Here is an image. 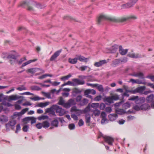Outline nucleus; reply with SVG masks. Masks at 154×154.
<instances>
[{
    "label": "nucleus",
    "instance_id": "nucleus-1",
    "mask_svg": "<svg viewBox=\"0 0 154 154\" xmlns=\"http://www.w3.org/2000/svg\"><path fill=\"white\" fill-rule=\"evenodd\" d=\"M104 20H108L111 22H117L119 20L114 17H110L108 16L102 15L100 16L97 20V24H100Z\"/></svg>",
    "mask_w": 154,
    "mask_h": 154
},
{
    "label": "nucleus",
    "instance_id": "nucleus-2",
    "mask_svg": "<svg viewBox=\"0 0 154 154\" xmlns=\"http://www.w3.org/2000/svg\"><path fill=\"white\" fill-rule=\"evenodd\" d=\"M128 100L134 101L136 105H140L144 102L145 98L143 97L139 98L138 96L133 95L130 97Z\"/></svg>",
    "mask_w": 154,
    "mask_h": 154
},
{
    "label": "nucleus",
    "instance_id": "nucleus-3",
    "mask_svg": "<svg viewBox=\"0 0 154 154\" xmlns=\"http://www.w3.org/2000/svg\"><path fill=\"white\" fill-rule=\"evenodd\" d=\"M82 96L79 95L77 96L75 99L76 102L79 103L78 105L80 106H82L87 105L88 103L89 100L87 99L84 98L82 99Z\"/></svg>",
    "mask_w": 154,
    "mask_h": 154
},
{
    "label": "nucleus",
    "instance_id": "nucleus-4",
    "mask_svg": "<svg viewBox=\"0 0 154 154\" xmlns=\"http://www.w3.org/2000/svg\"><path fill=\"white\" fill-rule=\"evenodd\" d=\"M20 57L19 54L17 55L12 54L11 56H10L8 58H10L9 62L11 65L13 66L15 64L17 63V58Z\"/></svg>",
    "mask_w": 154,
    "mask_h": 154
},
{
    "label": "nucleus",
    "instance_id": "nucleus-5",
    "mask_svg": "<svg viewBox=\"0 0 154 154\" xmlns=\"http://www.w3.org/2000/svg\"><path fill=\"white\" fill-rule=\"evenodd\" d=\"M101 137L104 138L105 142L107 143L109 145L111 146L112 145V143L114 141L113 138L109 136H104L101 133H100L98 138H100Z\"/></svg>",
    "mask_w": 154,
    "mask_h": 154
},
{
    "label": "nucleus",
    "instance_id": "nucleus-6",
    "mask_svg": "<svg viewBox=\"0 0 154 154\" xmlns=\"http://www.w3.org/2000/svg\"><path fill=\"white\" fill-rule=\"evenodd\" d=\"M138 0H130L129 2L122 5L123 8H129L132 7L137 3Z\"/></svg>",
    "mask_w": 154,
    "mask_h": 154
},
{
    "label": "nucleus",
    "instance_id": "nucleus-7",
    "mask_svg": "<svg viewBox=\"0 0 154 154\" xmlns=\"http://www.w3.org/2000/svg\"><path fill=\"white\" fill-rule=\"evenodd\" d=\"M56 106V112L59 113V115L60 116H62L64 115L66 113V111L64 109L60 107L57 104H54V106Z\"/></svg>",
    "mask_w": 154,
    "mask_h": 154
},
{
    "label": "nucleus",
    "instance_id": "nucleus-8",
    "mask_svg": "<svg viewBox=\"0 0 154 154\" xmlns=\"http://www.w3.org/2000/svg\"><path fill=\"white\" fill-rule=\"evenodd\" d=\"M72 86H75L79 85H82L85 84L84 80L81 81L78 79H73L72 80Z\"/></svg>",
    "mask_w": 154,
    "mask_h": 154
},
{
    "label": "nucleus",
    "instance_id": "nucleus-9",
    "mask_svg": "<svg viewBox=\"0 0 154 154\" xmlns=\"http://www.w3.org/2000/svg\"><path fill=\"white\" fill-rule=\"evenodd\" d=\"M127 56L133 58H141L142 57H145L146 56L145 54L141 55L139 54H135L134 53H129L127 54Z\"/></svg>",
    "mask_w": 154,
    "mask_h": 154
},
{
    "label": "nucleus",
    "instance_id": "nucleus-10",
    "mask_svg": "<svg viewBox=\"0 0 154 154\" xmlns=\"http://www.w3.org/2000/svg\"><path fill=\"white\" fill-rule=\"evenodd\" d=\"M56 106H54L53 105H52L50 108L46 109H45V112L47 113H50V114H52L54 116H56L55 114L54 110H56Z\"/></svg>",
    "mask_w": 154,
    "mask_h": 154
},
{
    "label": "nucleus",
    "instance_id": "nucleus-11",
    "mask_svg": "<svg viewBox=\"0 0 154 154\" xmlns=\"http://www.w3.org/2000/svg\"><path fill=\"white\" fill-rule=\"evenodd\" d=\"M62 49H60L56 51L54 54L51 57L50 59V61L54 60L58 56H59L62 52Z\"/></svg>",
    "mask_w": 154,
    "mask_h": 154
},
{
    "label": "nucleus",
    "instance_id": "nucleus-12",
    "mask_svg": "<svg viewBox=\"0 0 154 154\" xmlns=\"http://www.w3.org/2000/svg\"><path fill=\"white\" fill-rule=\"evenodd\" d=\"M31 121V123L32 124L36 122V119L34 117H27L23 118L22 120V122L29 121Z\"/></svg>",
    "mask_w": 154,
    "mask_h": 154
},
{
    "label": "nucleus",
    "instance_id": "nucleus-13",
    "mask_svg": "<svg viewBox=\"0 0 154 154\" xmlns=\"http://www.w3.org/2000/svg\"><path fill=\"white\" fill-rule=\"evenodd\" d=\"M129 75L134 77H138L141 79H144L145 78L144 74L142 72H134L133 73L130 74Z\"/></svg>",
    "mask_w": 154,
    "mask_h": 154
},
{
    "label": "nucleus",
    "instance_id": "nucleus-14",
    "mask_svg": "<svg viewBox=\"0 0 154 154\" xmlns=\"http://www.w3.org/2000/svg\"><path fill=\"white\" fill-rule=\"evenodd\" d=\"M107 63L106 60H100L98 62H97L94 63V66L96 67L101 66Z\"/></svg>",
    "mask_w": 154,
    "mask_h": 154
},
{
    "label": "nucleus",
    "instance_id": "nucleus-15",
    "mask_svg": "<svg viewBox=\"0 0 154 154\" xmlns=\"http://www.w3.org/2000/svg\"><path fill=\"white\" fill-rule=\"evenodd\" d=\"M31 4L38 8L42 9L45 7L44 5H42L39 3H37L36 2L34 1L32 2Z\"/></svg>",
    "mask_w": 154,
    "mask_h": 154
},
{
    "label": "nucleus",
    "instance_id": "nucleus-16",
    "mask_svg": "<svg viewBox=\"0 0 154 154\" xmlns=\"http://www.w3.org/2000/svg\"><path fill=\"white\" fill-rule=\"evenodd\" d=\"M22 97H23L22 96H19L17 95H13L9 96V100H16Z\"/></svg>",
    "mask_w": 154,
    "mask_h": 154
},
{
    "label": "nucleus",
    "instance_id": "nucleus-17",
    "mask_svg": "<svg viewBox=\"0 0 154 154\" xmlns=\"http://www.w3.org/2000/svg\"><path fill=\"white\" fill-rule=\"evenodd\" d=\"M128 49H124L123 48L122 46H119V51L121 54L122 55H125L128 52Z\"/></svg>",
    "mask_w": 154,
    "mask_h": 154
},
{
    "label": "nucleus",
    "instance_id": "nucleus-18",
    "mask_svg": "<svg viewBox=\"0 0 154 154\" xmlns=\"http://www.w3.org/2000/svg\"><path fill=\"white\" fill-rule=\"evenodd\" d=\"M77 60H79L81 62H86L88 61V58L85 57L83 56L80 55H76Z\"/></svg>",
    "mask_w": 154,
    "mask_h": 154
},
{
    "label": "nucleus",
    "instance_id": "nucleus-19",
    "mask_svg": "<svg viewBox=\"0 0 154 154\" xmlns=\"http://www.w3.org/2000/svg\"><path fill=\"white\" fill-rule=\"evenodd\" d=\"M118 115L116 114H111L108 116V118L110 121H113L118 118Z\"/></svg>",
    "mask_w": 154,
    "mask_h": 154
},
{
    "label": "nucleus",
    "instance_id": "nucleus-20",
    "mask_svg": "<svg viewBox=\"0 0 154 154\" xmlns=\"http://www.w3.org/2000/svg\"><path fill=\"white\" fill-rule=\"evenodd\" d=\"M38 69H40V68H32L28 69L26 70V72L27 73L33 74L37 71Z\"/></svg>",
    "mask_w": 154,
    "mask_h": 154
},
{
    "label": "nucleus",
    "instance_id": "nucleus-21",
    "mask_svg": "<svg viewBox=\"0 0 154 154\" xmlns=\"http://www.w3.org/2000/svg\"><path fill=\"white\" fill-rule=\"evenodd\" d=\"M11 55L12 54H9L8 52H3L1 56L2 58L5 60L10 59L8 57L10 56H11Z\"/></svg>",
    "mask_w": 154,
    "mask_h": 154
},
{
    "label": "nucleus",
    "instance_id": "nucleus-22",
    "mask_svg": "<svg viewBox=\"0 0 154 154\" xmlns=\"http://www.w3.org/2000/svg\"><path fill=\"white\" fill-rule=\"evenodd\" d=\"M137 18V17L134 16H131L129 17L122 18L121 19V22H124L131 19H134Z\"/></svg>",
    "mask_w": 154,
    "mask_h": 154
},
{
    "label": "nucleus",
    "instance_id": "nucleus-23",
    "mask_svg": "<svg viewBox=\"0 0 154 154\" xmlns=\"http://www.w3.org/2000/svg\"><path fill=\"white\" fill-rule=\"evenodd\" d=\"M154 97V95L153 94H151L150 95L148 96L146 99V102L147 103L152 102L153 100Z\"/></svg>",
    "mask_w": 154,
    "mask_h": 154
},
{
    "label": "nucleus",
    "instance_id": "nucleus-24",
    "mask_svg": "<svg viewBox=\"0 0 154 154\" xmlns=\"http://www.w3.org/2000/svg\"><path fill=\"white\" fill-rule=\"evenodd\" d=\"M141 110H146L149 109L150 108V105L147 103H144L141 105Z\"/></svg>",
    "mask_w": 154,
    "mask_h": 154
},
{
    "label": "nucleus",
    "instance_id": "nucleus-25",
    "mask_svg": "<svg viewBox=\"0 0 154 154\" xmlns=\"http://www.w3.org/2000/svg\"><path fill=\"white\" fill-rule=\"evenodd\" d=\"M16 123V122L15 120H13L10 121L8 122L5 124V126L6 128L8 127V126H14Z\"/></svg>",
    "mask_w": 154,
    "mask_h": 154
},
{
    "label": "nucleus",
    "instance_id": "nucleus-26",
    "mask_svg": "<svg viewBox=\"0 0 154 154\" xmlns=\"http://www.w3.org/2000/svg\"><path fill=\"white\" fill-rule=\"evenodd\" d=\"M106 114L104 112H102L101 113L100 115V117L102 119L101 121V123L102 124H103V120H104L103 122H105L106 121Z\"/></svg>",
    "mask_w": 154,
    "mask_h": 154
},
{
    "label": "nucleus",
    "instance_id": "nucleus-27",
    "mask_svg": "<svg viewBox=\"0 0 154 154\" xmlns=\"http://www.w3.org/2000/svg\"><path fill=\"white\" fill-rule=\"evenodd\" d=\"M104 102H107L109 104L113 103V99L111 97H105L104 100Z\"/></svg>",
    "mask_w": 154,
    "mask_h": 154
},
{
    "label": "nucleus",
    "instance_id": "nucleus-28",
    "mask_svg": "<svg viewBox=\"0 0 154 154\" xmlns=\"http://www.w3.org/2000/svg\"><path fill=\"white\" fill-rule=\"evenodd\" d=\"M118 46L117 45H115L112 46L110 50V52L111 53H115L118 48Z\"/></svg>",
    "mask_w": 154,
    "mask_h": 154
},
{
    "label": "nucleus",
    "instance_id": "nucleus-29",
    "mask_svg": "<svg viewBox=\"0 0 154 154\" xmlns=\"http://www.w3.org/2000/svg\"><path fill=\"white\" fill-rule=\"evenodd\" d=\"M59 122L57 119H54L51 121V125L52 126L57 127L58 126Z\"/></svg>",
    "mask_w": 154,
    "mask_h": 154
},
{
    "label": "nucleus",
    "instance_id": "nucleus-30",
    "mask_svg": "<svg viewBox=\"0 0 154 154\" xmlns=\"http://www.w3.org/2000/svg\"><path fill=\"white\" fill-rule=\"evenodd\" d=\"M68 61L71 64H74L76 63L77 62V57H76L73 59L69 58L68 59Z\"/></svg>",
    "mask_w": 154,
    "mask_h": 154
},
{
    "label": "nucleus",
    "instance_id": "nucleus-31",
    "mask_svg": "<svg viewBox=\"0 0 154 154\" xmlns=\"http://www.w3.org/2000/svg\"><path fill=\"white\" fill-rule=\"evenodd\" d=\"M84 78H86L88 81L92 82L94 81V77L91 75L83 76Z\"/></svg>",
    "mask_w": 154,
    "mask_h": 154
},
{
    "label": "nucleus",
    "instance_id": "nucleus-32",
    "mask_svg": "<svg viewBox=\"0 0 154 154\" xmlns=\"http://www.w3.org/2000/svg\"><path fill=\"white\" fill-rule=\"evenodd\" d=\"M116 112L119 114L122 115L123 114L126 113H127V112L125 111V110L123 109H116Z\"/></svg>",
    "mask_w": 154,
    "mask_h": 154
},
{
    "label": "nucleus",
    "instance_id": "nucleus-33",
    "mask_svg": "<svg viewBox=\"0 0 154 154\" xmlns=\"http://www.w3.org/2000/svg\"><path fill=\"white\" fill-rule=\"evenodd\" d=\"M82 92L81 90H79L78 89L75 88V90L72 92V95L73 97H75L76 94H80Z\"/></svg>",
    "mask_w": 154,
    "mask_h": 154
},
{
    "label": "nucleus",
    "instance_id": "nucleus-34",
    "mask_svg": "<svg viewBox=\"0 0 154 154\" xmlns=\"http://www.w3.org/2000/svg\"><path fill=\"white\" fill-rule=\"evenodd\" d=\"M90 103H89L88 105L83 110V113H86L90 111Z\"/></svg>",
    "mask_w": 154,
    "mask_h": 154
},
{
    "label": "nucleus",
    "instance_id": "nucleus-35",
    "mask_svg": "<svg viewBox=\"0 0 154 154\" xmlns=\"http://www.w3.org/2000/svg\"><path fill=\"white\" fill-rule=\"evenodd\" d=\"M97 85L95 87H96L97 89L100 91L102 92H103L104 91V88L102 85H99V84H96Z\"/></svg>",
    "mask_w": 154,
    "mask_h": 154
},
{
    "label": "nucleus",
    "instance_id": "nucleus-36",
    "mask_svg": "<svg viewBox=\"0 0 154 154\" xmlns=\"http://www.w3.org/2000/svg\"><path fill=\"white\" fill-rule=\"evenodd\" d=\"M131 106V104L128 102H127L123 104L122 105V107L127 109L130 108Z\"/></svg>",
    "mask_w": 154,
    "mask_h": 154
},
{
    "label": "nucleus",
    "instance_id": "nucleus-37",
    "mask_svg": "<svg viewBox=\"0 0 154 154\" xmlns=\"http://www.w3.org/2000/svg\"><path fill=\"white\" fill-rule=\"evenodd\" d=\"M42 126L45 128H47L50 126V123L47 121H45L42 123Z\"/></svg>",
    "mask_w": 154,
    "mask_h": 154
},
{
    "label": "nucleus",
    "instance_id": "nucleus-38",
    "mask_svg": "<svg viewBox=\"0 0 154 154\" xmlns=\"http://www.w3.org/2000/svg\"><path fill=\"white\" fill-rule=\"evenodd\" d=\"M138 93H141L144 91L146 88L145 86H140L137 88Z\"/></svg>",
    "mask_w": 154,
    "mask_h": 154
},
{
    "label": "nucleus",
    "instance_id": "nucleus-39",
    "mask_svg": "<svg viewBox=\"0 0 154 154\" xmlns=\"http://www.w3.org/2000/svg\"><path fill=\"white\" fill-rule=\"evenodd\" d=\"M91 116L89 114H86L85 115L86 122L88 123L90 122Z\"/></svg>",
    "mask_w": 154,
    "mask_h": 154
},
{
    "label": "nucleus",
    "instance_id": "nucleus-40",
    "mask_svg": "<svg viewBox=\"0 0 154 154\" xmlns=\"http://www.w3.org/2000/svg\"><path fill=\"white\" fill-rule=\"evenodd\" d=\"M49 103L48 102H46L45 103H41L38 105V106L39 107L43 108L47 106L48 105Z\"/></svg>",
    "mask_w": 154,
    "mask_h": 154
},
{
    "label": "nucleus",
    "instance_id": "nucleus-41",
    "mask_svg": "<svg viewBox=\"0 0 154 154\" xmlns=\"http://www.w3.org/2000/svg\"><path fill=\"white\" fill-rule=\"evenodd\" d=\"M8 120V117L5 115H2L1 116V121L3 122H7Z\"/></svg>",
    "mask_w": 154,
    "mask_h": 154
},
{
    "label": "nucleus",
    "instance_id": "nucleus-42",
    "mask_svg": "<svg viewBox=\"0 0 154 154\" xmlns=\"http://www.w3.org/2000/svg\"><path fill=\"white\" fill-rule=\"evenodd\" d=\"M92 111L95 116H98L100 115V111L97 109H94Z\"/></svg>",
    "mask_w": 154,
    "mask_h": 154
},
{
    "label": "nucleus",
    "instance_id": "nucleus-43",
    "mask_svg": "<svg viewBox=\"0 0 154 154\" xmlns=\"http://www.w3.org/2000/svg\"><path fill=\"white\" fill-rule=\"evenodd\" d=\"M112 62L114 65L116 66L121 63V61L120 60V59H116L112 61Z\"/></svg>",
    "mask_w": 154,
    "mask_h": 154
},
{
    "label": "nucleus",
    "instance_id": "nucleus-44",
    "mask_svg": "<svg viewBox=\"0 0 154 154\" xmlns=\"http://www.w3.org/2000/svg\"><path fill=\"white\" fill-rule=\"evenodd\" d=\"M91 106L92 108L96 109L99 107V103H93L91 104Z\"/></svg>",
    "mask_w": 154,
    "mask_h": 154
},
{
    "label": "nucleus",
    "instance_id": "nucleus-45",
    "mask_svg": "<svg viewBox=\"0 0 154 154\" xmlns=\"http://www.w3.org/2000/svg\"><path fill=\"white\" fill-rule=\"evenodd\" d=\"M72 76V75L71 74H69L68 75L63 76L61 78V80L65 81L66 80H68L69 78Z\"/></svg>",
    "mask_w": 154,
    "mask_h": 154
},
{
    "label": "nucleus",
    "instance_id": "nucleus-46",
    "mask_svg": "<svg viewBox=\"0 0 154 154\" xmlns=\"http://www.w3.org/2000/svg\"><path fill=\"white\" fill-rule=\"evenodd\" d=\"M27 60V59L25 57H23V58H21L19 60H18V62L17 63L18 64V65H20L24 61Z\"/></svg>",
    "mask_w": 154,
    "mask_h": 154
},
{
    "label": "nucleus",
    "instance_id": "nucleus-47",
    "mask_svg": "<svg viewBox=\"0 0 154 154\" xmlns=\"http://www.w3.org/2000/svg\"><path fill=\"white\" fill-rule=\"evenodd\" d=\"M126 91L127 92H129V93L132 94H135L136 93H138L137 88L133 90H126Z\"/></svg>",
    "mask_w": 154,
    "mask_h": 154
},
{
    "label": "nucleus",
    "instance_id": "nucleus-48",
    "mask_svg": "<svg viewBox=\"0 0 154 154\" xmlns=\"http://www.w3.org/2000/svg\"><path fill=\"white\" fill-rule=\"evenodd\" d=\"M29 127L28 125H26L23 126L22 130L24 132H27L28 130L29 129Z\"/></svg>",
    "mask_w": 154,
    "mask_h": 154
},
{
    "label": "nucleus",
    "instance_id": "nucleus-49",
    "mask_svg": "<svg viewBox=\"0 0 154 154\" xmlns=\"http://www.w3.org/2000/svg\"><path fill=\"white\" fill-rule=\"evenodd\" d=\"M133 109L136 111H139L141 110V106H139L138 105H136L133 106Z\"/></svg>",
    "mask_w": 154,
    "mask_h": 154
},
{
    "label": "nucleus",
    "instance_id": "nucleus-50",
    "mask_svg": "<svg viewBox=\"0 0 154 154\" xmlns=\"http://www.w3.org/2000/svg\"><path fill=\"white\" fill-rule=\"evenodd\" d=\"M32 89L33 90L40 91L42 90V88L39 86H34L32 88Z\"/></svg>",
    "mask_w": 154,
    "mask_h": 154
},
{
    "label": "nucleus",
    "instance_id": "nucleus-51",
    "mask_svg": "<svg viewBox=\"0 0 154 154\" xmlns=\"http://www.w3.org/2000/svg\"><path fill=\"white\" fill-rule=\"evenodd\" d=\"M87 68H88V66H84L80 67L79 68V69L82 71H85Z\"/></svg>",
    "mask_w": 154,
    "mask_h": 154
},
{
    "label": "nucleus",
    "instance_id": "nucleus-52",
    "mask_svg": "<svg viewBox=\"0 0 154 154\" xmlns=\"http://www.w3.org/2000/svg\"><path fill=\"white\" fill-rule=\"evenodd\" d=\"M17 89L18 90L21 91L23 90H26V88L23 85H21L20 87H19L17 88Z\"/></svg>",
    "mask_w": 154,
    "mask_h": 154
},
{
    "label": "nucleus",
    "instance_id": "nucleus-53",
    "mask_svg": "<svg viewBox=\"0 0 154 154\" xmlns=\"http://www.w3.org/2000/svg\"><path fill=\"white\" fill-rule=\"evenodd\" d=\"M48 117V116L47 115H42L41 116L38 117V119L39 120H40L42 119H47Z\"/></svg>",
    "mask_w": 154,
    "mask_h": 154
},
{
    "label": "nucleus",
    "instance_id": "nucleus-54",
    "mask_svg": "<svg viewBox=\"0 0 154 154\" xmlns=\"http://www.w3.org/2000/svg\"><path fill=\"white\" fill-rule=\"evenodd\" d=\"M99 106L100 109L101 110H104L106 107L105 104L103 103H101L100 104H99Z\"/></svg>",
    "mask_w": 154,
    "mask_h": 154
},
{
    "label": "nucleus",
    "instance_id": "nucleus-55",
    "mask_svg": "<svg viewBox=\"0 0 154 154\" xmlns=\"http://www.w3.org/2000/svg\"><path fill=\"white\" fill-rule=\"evenodd\" d=\"M64 101L63 100V98L62 97H61L59 102L57 104L60 105H63L64 104Z\"/></svg>",
    "mask_w": 154,
    "mask_h": 154
},
{
    "label": "nucleus",
    "instance_id": "nucleus-56",
    "mask_svg": "<svg viewBox=\"0 0 154 154\" xmlns=\"http://www.w3.org/2000/svg\"><path fill=\"white\" fill-rule=\"evenodd\" d=\"M28 5L26 2H23L21 3L18 6L19 7H21L22 8H24L26 6Z\"/></svg>",
    "mask_w": 154,
    "mask_h": 154
},
{
    "label": "nucleus",
    "instance_id": "nucleus-57",
    "mask_svg": "<svg viewBox=\"0 0 154 154\" xmlns=\"http://www.w3.org/2000/svg\"><path fill=\"white\" fill-rule=\"evenodd\" d=\"M69 128L70 130H73L75 128V126L74 124H70L69 125Z\"/></svg>",
    "mask_w": 154,
    "mask_h": 154
},
{
    "label": "nucleus",
    "instance_id": "nucleus-58",
    "mask_svg": "<svg viewBox=\"0 0 154 154\" xmlns=\"http://www.w3.org/2000/svg\"><path fill=\"white\" fill-rule=\"evenodd\" d=\"M91 93V89H87L84 91V95L85 96L89 95Z\"/></svg>",
    "mask_w": 154,
    "mask_h": 154
},
{
    "label": "nucleus",
    "instance_id": "nucleus-59",
    "mask_svg": "<svg viewBox=\"0 0 154 154\" xmlns=\"http://www.w3.org/2000/svg\"><path fill=\"white\" fill-rule=\"evenodd\" d=\"M30 99L34 101H37L40 100L41 99V98L40 97H31L30 98Z\"/></svg>",
    "mask_w": 154,
    "mask_h": 154
},
{
    "label": "nucleus",
    "instance_id": "nucleus-60",
    "mask_svg": "<svg viewBox=\"0 0 154 154\" xmlns=\"http://www.w3.org/2000/svg\"><path fill=\"white\" fill-rule=\"evenodd\" d=\"M123 102H124V101L122 100V101H121L119 102L118 103H115L114 104V105L116 107H118V106H120L122 104V103H123Z\"/></svg>",
    "mask_w": 154,
    "mask_h": 154
},
{
    "label": "nucleus",
    "instance_id": "nucleus-61",
    "mask_svg": "<svg viewBox=\"0 0 154 154\" xmlns=\"http://www.w3.org/2000/svg\"><path fill=\"white\" fill-rule=\"evenodd\" d=\"M120 60L121 61V63H126L128 61V58L126 57H124L123 58L120 59Z\"/></svg>",
    "mask_w": 154,
    "mask_h": 154
},
{
    "label": "nucleus",
    "instance_id": "nucleus-62",
    "mask_svg": "<svg viewBox=\"0 0 154 154\" xmlns=\"http://www.w3.org/2000/svg\"><path fill=\"white\" fill-rule=\"evenodd\" d=\"M36 127L38 129H41L43 127L42 123H39L36 124Z\"/></svg>",
    "mask_w": 154,
    "mask_h": 154
},
{
    "label": "nucleus",
    "instance_id": "nucleus-63",
    "mask_svg": "<svg viewBox=\"0 0 154 154\" xmlns=\"http://www.w3.org/2000/svg\"><path fill=\"white\" fill-rule=\"evenodd\" d=\"M102 96L101 95H99L98 96H97L94 99V100L95 101H99L101 100Z\"/></svg>",
    "mask_w": 154,
    "mask_h": 154
},
{
    "label": "nucleus",
    "instance_id": "nucleus-64",
    "mask_svg": "<svg viewBox=\"0 0 154 154\" xmlns=\"http://www.w3.org/2000/svg\"><path fill=\"white\" fill-rule=\"evenodd\" d=\"M63 106L64 107L67 109L69 108L71 106L70 104L68 103H64Z\"/></svg>",
    "mask_w": 154,
    "mask_h": 154
}]
</instances>
